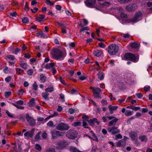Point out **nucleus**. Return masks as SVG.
I'll return each instance as SVG.
<instances>
[{"label":"nucleus","instance_id":"dca6fc26","mask_svg":"<svg viewBox=\"0 0 152 152\" xmlns=\"http://www.w3.org/2000/svg\"><path fill=\"white\" fill-rule=\"evenodd\" d=\"M130 137L132 140H136L138 139V135L137 133L134 132H131L129 133Z\"/></svg>","mask_w":152,"mask_h":152},{"label":"nucleus","instance_id":"4d7b16f0","mask_svg":"<svg viewBox=\"0 0 152 152\" xmlns=\"http://www.w3.org/2000/svg\"><path fill=\"white\" fill-rule=\"evenodd\" d=\"M99 46L103 48H105V45L103 43L100 42L98 43Z\"/></svg>","mask_w":152,"mask_h":152},{"label":"nucleus","instance_id":"6e6552de","mask_svg":"<svg viewBox=\"0 0 152 152\" xmlns=\"http://www.w3.org/2000/svg\"><path fill=\"white\" fill-rule=\"evenodd\" d=\"M90 89L92 90L95 98H101V97L100 95V93L101 91V90L99 88H94L92 87H90Z\"/></svg>","mask_w":152,"mask_h":152},{"label":"nucleus","instance_id":"f257e3e1","mask_svg":"<svg viewBox=\"0 0 152 152\" xmlns=\"http://www.w3.org/2000/svg\"><path fill=\"white\" fill-rule=\"evenodd\" d=\"M51 55L53 58L58 60H63L66 56L61 51L55 48L53 49L51 53Z\"/></svg>","mask_w":152,"mask_h":152},{"label":"nucleus","instance_id":"aec40b11","mask_svg":"<svg viewBox=\"0 0 152 152\" xmlns=\"http://www.w3.org/2000/svg\"><path fill=\"white\" fill-rule=\"evenodd\" d=\"M108 108L109 109V111L111 114H113V111L114 110H116L118 108V107L116 106H112L110 105H109L108 107Z\"/></svg>","mask_w":152,"mask_h":152},{"label":"nucleus","instance_id":"13d9d810","mask_svg":"<svg viewBox=\"0 0 152 152\" xmlns=\"http://www.w3.org/2000/svg\"><path fill=\"white\" fill-rule=\"evenodd\" d=\"M78 78L81 80H83L86 79V77L83 75H80L78 77Z\"/></svg>","mask_w":152,"mask_h":152},{"label":"nucleus","instance_id":"864d4df0","mask_svg":"<svg viewBox=\"0 0 152 152\" xmlns=\"http://www.w3.org/2000/svg\"><path fill=\"white\" fill-rule=\"evenodd\" d=\"M46 3L47 4L49 5H53L54 4V3H52L49 0H46Z\"/></svg>","mask_w":152,"mask_h":152},{"label":"nucleus","instance_id":"cd10ccee","mask_svg":"<svg viewBox=\"0 0 152 152\" xmlns=\"http://www.w3.org/2000/svg\"><path fill=\"white\" fill-rule=\"evenodd\" d=\"M49 94L46 92H43L42 93V96L44 99L46 100H49Z\"/></svg>","mask_w":152,"mask_h":152},{"label":"nucleus","instance_id":"473e14b6","mask_svg":"<svg viewBox=\"0 0 152 152\" xmlns=\"http://www.w3.org/2000/svg\"><path fill=\"white\" fill-rule=\"evenodd\" d=\"M20 66L25 70L27 69V64L25 63H21L19 64Z\"/></svg>","mask_w":152,"mask_h":152},{"label":"nucleus","instance_id":"2f4dec72","mask_svg":"<svg viewBox=\"0 0 152 152\" xmlns=\"http://www.w3.org/2000/svg\"><path fill=\"white\" fill-rule=\"evenodd\" d=\"M35 99L34 98L31 99L29 102V107H32L35 105Z\"/></svg>","mask_w":152,"mask_h":152},{"label":"nucleus","instance_id":"6ab92c4d","mask_svg":"<svg viewBox=\"0 0 152 152\" xmlns=\"http://www.w3.org/2000/svg\"><path fill=\"white\" fill-rule=\"evenodd\" d=\"M112 1L111 0H109L107 1H105L104 3L101 4L100 6L102 7H108L111 4Z\"/></svg>","mask_w":152,"mask_h":152},{"label":"nucleus","instance_id":"c756f323","mask_svg":"<svg viewBox=\"0 0 152 152\" xmlns=\"http://www.w3.org/2000/svg\"><path fill=\"white\" fill-rule=\"evenodd\" d=\"M15 70L16 71V73L18 75L22 74L24 72V71L20 68H16L15 69Z\"/></svg>","mask_w":152,"mask_h":152},{"label":"nucleus","instance_id":"4468645a","mask_svg":"<svg viewBox=\"0 0 152 152\" xmlns=\"http://www.w3.org/2000/svg\"><path fill=\"white\" fill-rule=\"evenodd\" d=\"M23 101L21 100H20L17 101L16 102V104L14 103H12V104L13 106H15L18 109H23L24 108V107L20 106L18 105H23Z\"/></svg>","mask_w":152,"mask_h":152},{"label":"nucleus","instance_id":"49530a36","mask_svg":"<svg viewBox=\"0 0 152 152\" xmlns=\"http://www.w3.org/2000/svg\"><path fill=\"white\" fill-rule=\"evenodd\" d=\"M46 152H55L54 148H48L46 150Z\"/></svg>","mask_w":152,"mask_h":152},{"label":"nucleus","instance_id":"bf43d9fd","mask_svg":"<svg viewBox=\"0 0 152 152\" xmlns=\"http://www.w3.org/2000/svg\"><path fill=\"white\" fill-rule=\"evenodd\" d=\"M11 79V77L10 76H8L5 78V80L6 82H9Z\"/></svg>","mask_w":152,"mask_h":152},{"label":"nucleus","instance_id":"052dcab7","mask_svg":"<svg viewBox=\"0 0 152 152\" xmlns=\"http://www.w3.org/2000/svg\"><path fill=\"white\" fill-rule=\"evenodd\" d=\"M91 132L93 134V138H94V139H93V140H95V141L97 140H98L97 138V137H96V136L95 135V134L94 133L93 131H91Z\"/></svg>","mask_w":152,"mask_h":152},{"label":"nucleus","instance_id":"7ed1b4c3","mask_svg":"<svg viewBox=\"0 0 152 152\" xmlns=\"http://www.w3.org/2000/svg\"><path fill=\"white\" fill-rule=\"evenodd\" d=\"M142 14L140 11L136 12L133 18L128 20L129 23H135L137 22L142 19Z\"/></svg>","mask_w":152,"mask_h":152},{"label":"nucleus","instance_id":"58836bf2","mask_svg":"<svg viewBox=\"0 0 152 152\" xmlns=\"http://www.w3.org/2000/svg\"><path fill=\"white\" fill-rule=\"evenodd\" d=\"M132 0H118V1L120 3L124 4L130 2Z\"/></svg>","mask_w":152,"mask_h":152},{"label":"nucleus","instance_id":"603ef678","mask_svg":"<svg viewBox=\"0 0 152 152\" xmlns=\"http://www.w3.org/2000/svg\"><path fill=\"white\" fill-rule=\"evenodd\" d=\"M59 80L62 84L64 85H66V84L65 83L64 80L62 79V77L60 76L59 78Z\"/></svg>","mask_w":152,"mask_h":152},{"label":"nucleus","instance_id":"5fc2aeb1","mask_svg":"<svg viewBox=\"0 0 152 152\" xmlns=\"http://www.w3.org/2000/svg\"><path fill=\"white\" fill-rule=\"evenodd\" d=\"M6 113L9 117L10 118H12L13 117V115L10 113L8 110H6Z\"/></svg>","mask_w":152,"mask_h":152},{"label":"nucleus","instance_id":"09e8293b","mask_svg":"<svg viewBox=\"0 0 152 152\" xmlns=\"http://www.w3.org/2000/svg\"><path fill=\"white\" fill-rule=\"evenodd\" d=\"M21 49L20 48H16L14 49V53L15 54H17L20 50Z\"/></svg>","mask_w":152,"mask_h":152},{"label":"nucleus","instance_id":"9d476101","mask_svg":"<svg viewBox=\"0 0 152 152\" xmlns=\"http://www.w3.org/2000/svg\"><path fill=\"white\" fill-rule=\"evenodd\" d=\"M108 120H110L113 119L111 121H109L108 123V125L109 126H111L112 125H115L117 122L118 119L115 118V117L113 116H108L107 117Z\"/></svg>","mask_w":152,"mask_h":152},{"label":"nucleus","instance_id":"e2e57ef3","mask_svg":"<svg viewBox=\"0 0 152 152\" xmlns=\"http://www.w3.org/2000/svg\"><path fill=\"white\" fill-rule=\"evenodd\" d=\"M47 134L45 132H44L42 135V137L43 139H46L47 138Z\"/></svg>","mask_w":152,"mask_h":152},{"label":"nucleus","instance_id":"0e129e2a","mask_svg":"<svg viewBox=\"0 0 152 152\" xmlns=\"http://www.w3.org/2000/svg\"><path fill=\"white\" fill-rule=\"evenodd\" d=\"M144 90L146 91H147L150 90V87L149 86H145L144 88Z\"/></svg>","mask_w":152,"mask_h":152},{"label":"nucleus","instance_id":"c9c22d12","mask_svg":"<svg viewBox=\"0 0 152 152\" xmlns=\"http://www.w3.org/2000/svg\"><path fill=\"white\" fill-rule=\"evenodd\" d=\"M45 90L46 92H51L54 91V88L53 86H52L46 88Z\"/></svg>","mask_w":152,"mask_h":152},{"label":"nucleus","instance_id":"f3484780","mask_svg":"<svg viewBox=\"0 0 152 152\" xmlns=\"http://www.w3.org/2000/svg\"><path fill=\"white\" fill-rule=\"evenodd\" d=\"M89 124L91 126H93L95 123H96L97 125H99V122L97 121V119L96 118H94L93 119H91L89 121L87 120Z\"/></svg>","mask_w":152,"mask_h":152},{"label":"nucleus","instance_id":"8fccbe9b","mask_svg":"<svg viewBox=\"0 0 152 152\" xmlns=\"http://www.w3.org/2000/svg\"><path fill=\"white\" fill-rule=\"evenodd\" d=\"M27 73L28 75H31L33 73V71L32 69H29L27 72Z\"/></svg>","mask_w":152,"mask_h":152},{"label":"nucleus","instance_id":"4c0bfd02","mask_svg":"<svg viewBox=\"0 0 152 152\" xmlns=\"http://www.w3.org/2000/svg\"><path fill=\"white\" fill-rule=\"evenodd\" d=\"M44 33L42 31H40L37 32L36 34V36L37 37L40 38L44 37Z\"/></svg>","mask_w":152,"mask_h":152},{"label":"nucleus","instance_id":"774afa93","mask_svg":"<svg viewBox=\"0 0 152 152\" xmlns=\"http://www.w3.org/2000/svg\"><path fill=\"white\" fill-rule=\"evenodd\" d=\"M147 4L148 7H151L150 9L152 10V2H148L147 3Z\"/></svg>","mask_w":152,"mask_h":152},{"label":"nucleus","instance_id":"f03ea898","mask_svg":"<svg viewBox=\"0 0 152 152\" xmlns=\"http://www.w3.org/2000/svg\"><path fill=\"white\" fill-rule=\"evenodd\" d=\"M124 58L127 60L136 62L138 61V56L137 54H134L130 53H128L124 55Z\"/></svg>","mask_w":152,"mask_h":152},{"label":"nucleus","instance_id":"20e7f679","mask_svg":"<svg viewBox=\"0 0 152 152\" xmlns=\"http://www.w3.org/2000/svg\"><path fill=\"white\" fill-rule=\"evenodd\" d=\"M118 50V46L115 44H110L108 47V53L110 55L115 54L117 53Z\"/></svg>","mask_w":152,"mask_h":152},{"label":"nucleus","instance_id":"c03bdc74","mask_svg":"<svg viewBox=\"0 0 152 152\" xmlns=\"http://www.w3.org/2000/svg\"><path fill=\"white\" fill-rule=\"evenodd\" d=\"M24 92V91L22 89H20L18 91L17 93L19 95H23Z\"/></svg>","mask_w":152,"mask_h":152},{"label":"nucleus","instance_id":"a18cd8bd","mask_svg":"<svg viewBox=\"0 0 152 152\" xmlns=\"http://www.w3.org/2000/svg\"><path fill=\"white\" fill-rule=\"evenodd\" d=\"M38 86L35 82H34V84L33 85V89L34 90H37Z\"/></svg>","mask_w":152,"mask_h":152},{"label":"nucleus","instance_id":"338daca9","mask_svg":"<svg viewBox=\"0 0 152 152\" xmlns=\"http://www.w3.org/2000/svg\"><path fill=\"white\" fill-rule=\"evenodd\" d=\"M24 9L25 10L27 11L29 10L28 3L27 2H26L25 4Z\"/></svg>","mask_w":152,"mask_h":152},{"label":"nucleus","instance_id":"f8f14e48","mask_svg":"<svg viewBox=\"0 0 152 152\" xmlns=\"http://www.w3.org/2000/svg\"><path fill=\"white\" fill-rule=\"evenodd\" d=\"M108 130L109 132L111 133V134L113 135L119 133L120 132V130L118 129V127L115 126L108 127Z\"/></svg>","mask_w":152,"mask_h":152},{"label":"nucleus","instance_id":"5701e85b","mask_svg":"<svg viewBox=\"0 0 152 152\" xmlns=\"http://www.w3.org/2000/svg\"><path fill=\"white\" fill-rule=\"evenodd\" d=\"M129 45L132 48H138L139 46V44L137 42H134L130 43Z\"/></svg>","mask_w":152,"mask_h":152},{"label":"nucleus","instance_id":"3c124183","mask_svg":"<svg viewBox=\"0 0 152 152\" xmlns=\"http://www.w3.org/2000/svg\"><path fill=\"white\" fill-rule=\"evenodd\" d=\"M115 139L117 140L119 139H121L122 138V136L120 134H118L115 135Z\"/></svg>","mask_w":152,"mask_h":152},{"label":"nucleus","instance_id":"69168bd1","mask_svg":"<svg viewBox=\"0 0 152 152\" xmlns=\"http://www.w3.org/2000/svg\"><path fill=\"white\" fill-rule=\"evenodd\" d=\"M38 10V9L37 8L34 7L33 9H31V10L33 13H35Z\"/></svg>","mask_w":152,"mask_h":152},{"label":"nucleus","instance_id":"9b49d317","mask_svg":"<svg viewBox=\"0 0 152 152\" xmlns=\"http://www.w3.org/2000/svg\"><path fill=\"white\" fill-rule=\"evenodd\" d=\"M138 7L136 4H129L126 7V9L129 12H132L137 9Z\"/></svg>","mask_w":152,"mask_h":152},{"label":"nucleus","instance_id":"ddd939ff","mask_svg":"<svg viewBox=\"0 0 152 152\" xmlns=\"http://www.w3.org/2000/svg\"><path fill=\"white\" fill-rule=\"evenodd\" d=\"M26 118L30 125L33 126L35 124V121L33 119V118L30 116L28 114L26 115Z\"/></svg>","mask_w":152,"mask_h":152},{"label":"nucleus","instance_id":"2eb2a0df","mask_svg":"<svg viewBox=\"0 0 152 152\" xmlns=\"http://www.w3.org/2000/svg\"><path fill=\"white\" fill-rule=\"evenodd\" d=\"M96 1V0H86L85 3L87 7L92 8L94 7Z\"/></svg>","mask_w":152,"mask_h":152},{"label":"nucleus","instance_id":"39448f33","mask_svg":"<svg viewBox=\"0 0 152 152\" xmlns=\"http://www.w3.org/2000/svg\"><path fill=\"white\" fill-rule=\"evenodd\" d=\"M68 145V142L64 140L58 141L56 144V148L57 150H61L65 148Z\"/></svg>","mask_w":152,"mask_h":152},{"label":"nucleus","instance_id":"7c9ffc66","mask_svg":"<svg viewBox=\"0 0 152 152\" xmlns=\"http://www.w3.org/2000/svg\"><path fill=\"white\" fill-rule=\"evenodd\" d=\"M40 79L41 82L44 83L46 80V77L43 74H41L40 75Z\"/></svg>","mask_w":152,"mask_h":152},{"label":"nucleus","instance_id":"e433bc0d","mask_svg":"<svg viewBox=\"0 0 152 152\" xmlns=\"http://www.w3.org/2000/svg\"><path fill=\"white\" fill-rule=\"evenodd\" d=\"M35 148L36 150L39 151H40L42 150V147L39 144H36L35 145Z\"/></svg>","mask_w":152,"mask_h":152},{"label":"nucleus","instance_id":"a878e982","mask_svg":"<svg viewBox=\"0 0 152 152\" xmlns=\"http://www.w3.org/2000/svg\"><path fill=\"white\" fill-rule=\"evenodd\" d=\"M70 149L71 152H84L79 151L76 147L73 146H71Z\"/></svg>","mask_w":152,"mask_h":152},{"label":"nucleus","instance_id":"423d86ee","mask_svg":"<svg viewBox=\"0 0 152 152\" xmlns=\"http://www.w3.org/2000/svg\"><path fill=\"white\" fill-rule=\"evenodd\" d=\"M35 130L34 128H32L31 130L26 131V129H23L22 130V133H24L26 132L24 134L25 138L27 139L32 137L34 135Z\"/></svg>","mask_w":152,"mask_h":152},{"label":"nucleus","instance_id":"1a4fd4ad","mask_svg":"<svg viewBox=\"0 0 152 152\" xmlns=\"http://www.w3.org/2000/svg\"><path fill=\"white\" fill-rule=\"evenodd\" d=\"M69 126L63 123H61L58 124L56 127V128L60 131H66L69 129Z\"/></svg>","mask_w":152,"mask_h":152},{"label":"nucleus","instance_id":"79ce46f5","mask_svg":"<svg viewBox=\"0 0 152 152\" xmlns=\"http://www.w3.org/2000/svg\"><path fill=\"white\" fill-rule=\"evenodd\" d=\"M7 58L9 59L14 60L15 59V57L12 55H8L7 56Z\"/></svg>","mask_w":152,"mask_h":152},{"label":"nucleus","instance_id":"c85d7f7f","mask_svg":"<svg viewBox=\"0 0 152 152\" xmlns=\"http://www.w3.org/2000/svg\"><path fill=\"white\" fill-rule=\"evenodd\" d=\"M139 138L142 142H146L147 141V137L145 135L140 136Z\"/></svg>","mask_w":152,"mask_h":152},{"label":"nucleus","instance_id":"a211bd4d","mask_svg":"<svg viewBox=\"0 0 152 152\" xmlns=\"http://www.w3.org/2000/svg\"><path fill=\"white\" fill-rule=\"evenodd\" d=\"M52 138L53 139H55L56 138V136L54 135L55 134H56V135L59 136H63L62 133L59 131H56L55 133H54L53 132H52Z\"/></svg>","mask_w":152,"mask_h":152},{"label":"nucleus","instance_id":"393cba45","mask_svg":"<svg viewBox=\"0 0 152 152\" xmlns=\"http://www.w3.org/2000/svg\"><path fill=\"white\" fill-rule=\"evenodd\" d=\"M41 132H38L35 136L34 139L36 141H39L41 140Z\"/></svg>","mask_w":152,"mask_h":152},{"label":"nucleus","instance_id":"412c9836","mask_svg":"<svg viewBox=\"0 0 152 152\" xmlns=\"http://www.w3.org/2000/svg\"><path fill=\"white\" fill-rule=\"evenodd\" d=\"M116 144L117 147H123L125 145L126 142L124 140H121L117 142Z\"/></svg>","mask_w":152,"mask_h":152},{"label":"nucleus","instance_id":"4be33fe9","mask_svg":"<svg viewBox=\"0 0 152 152\" xmlns=\"http://www.w3.org/2000/svg\"><path fill=\"white\" fill-rule=\"evenodd\" d=\"M120 17L123 20L129 22L128 20L129 19H128V16L126 14L123 12H121L120 14Z\"/></svg>","mask_w":152,"mask_h":152},{"label":"nucleus","instance_id":"de8ad7c7","mask_svg":"<svg viewBox=\"0 0 152 152\" xmlns=\"http://www.w3.org/2000/svg\"><path fill=\"white\" fill-rule=\"evenodd\" d=\"M22 21L24 23H27L28 22L29 20L27 18L25 17L22 19Z\"/></svg>","mask_w":152,"mask_h":152},{"label":"nucleus","instance_id":"a19ab883","mask_svg":"<svg viewBox=\"0 0 152 152\" xmlns=\"http://www.w3.org/2000/svg\"><path fill=\"white\" fill-rule=\"evenodd\" d=\"M126 116H130L132 114V112L130 110H127L125 113Z\"/></svg>","mask_w":152,"mask_h":152},{"label":"nucleus","instance_id":"6e6d98bb","mask_svg":"<svg viewBox=\"0 0 152 152\" xmlns=\"http://www.w3.org/2000/svg\"><path fill=\"white\" fill-rule=\"evenodd\" d=\"M47 125L48 126H53V123L52 121H50L47 124Z\"/></svg>","mask_w":152,"mask_h":152},{"label":"nucleus","instance_id":"ea45409f","mask_svg":"<svg viewBox=\"0 0 152 152\" xmlns=\"http://www.w3.org/2000/svg\"><path fill=\"white\" fill-rule=\"evenodd\" d=\"M79 26H80L82 27L80 29V32H82L85 30H89V28L88 27H83V26L81 24H80Z\"/></svg>","mask_w":152,"mask_h":152},{"label":"nucleus","instance_id":"680f3d73","mask_svg":"<svg viewBox=\"0 0 152 152\" xmlns=\"http://www.w3.org/2000/svg\"><path fill=\"white\" fill-rule=\"evenodd\" d=\"M60 98L61 99V101L62 102H64V95L62 94H61L59 95Z\"/></svg>","mask_w":152,"mask_h":152},{"label":"nucleus","instance_id":"0eeeda50","mask_svg":"<svg viewBox=\"0 0 152 152\" xmlns=\"http://www.w3.org/2000/svg\"><path fill=\"white\" fill-rule=\"evenodd\" d=\"M66 135L69 138L73 139L77 137V133L75 130L70 129L67 132Z\"/></svg>","mask_w":152,"mask_h":152},{"label":"nucleus","instance_id":"b1692460","mask_svg":"<svg viewBox=\"0 0 152 152\" xmlns=\"http://www.w3.org/2000/svg\"><path fill=\"white\" fill-rule=\"evenodd\" d=\"M54 67V64L53 63H48L47 64L45 67L46 69H53Z\"/></svg>","mask_w":152,"mask_h":152},{"label":"nucleus","instance_id":"f704fd0d","mask_svg":"<svg viewBox=\"0 0 152 152\" xmlns=\"http://www.w3.org/2000/svg\"><path fill=\"white\" fill-rule=\"evenodd\" d=\"M98 76L100 80H102L104 78V74L102 72H99L98 74Z\"/></svg>","mask_w":152,"mask_h":152},{"label":"nucleus","instance_id":"37998d69","mask_svg":"<svg viewBox=\"0 0 152 152\" xmlns=\"http://www.w3.org/2000/svg\"><path fill=\"white\" fill-rule=\"evenodd\" d=\"M81 122L80 121L75 122L73 124V126H80L81 125Z\"/></svg>","mask_w":152,"mask_h":152},{"label":"nucleus","instance_id":"72a5a7b5","mask_svg":"<svg viewBox=\"0 0 152 152\" xmlns=\"http://www.w3.org/2000/svg\"><path fill=\"white\" fill-rule=\"evenodd\" d=\"M45 18V16L42 14H40L39 16L37 18V21L40 22L42 21Z\"/></svg>","mask_w":152,"mask_h":152},{"label":"nucleus","instance_id":"bb28decb","mask_svg":"<svg viewBox=\"0 0 152 152\" xmlns=\"http://www.w3.org/2000/svg\"><path fill=\"white\" fill-rule=\"evenodd\" d=\"M102 53V51L99 50H96L94 52V56L98 57L100 56Z\"/></svg>","mask_w":152,"mask_h":152}]
</instances>
